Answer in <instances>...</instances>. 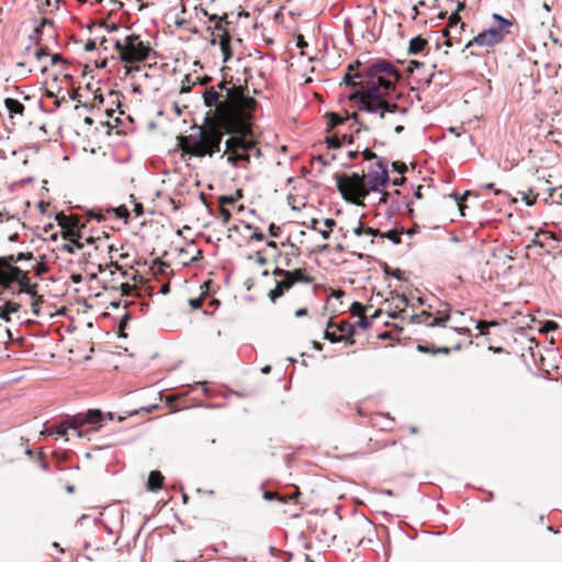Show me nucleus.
Instances as JSON below:
<instances>
[{
    "mask_svg": "<svg viewBox=\"0 0 562 562\" xmlns=\"http://www.w3.org/2000/svg\"><path fill=\"white\" fill-rule=\"evenodd\" d=\"M14 221L16 223H20V220L15 216V215H10L8 211L3 210V211H0V223H2L3 221Z\"/></svg>",
    "mask_w": 562,
    "mask_h": 562,
    "instance_id": "38",
    "label": "nucleus"
},
{
    "mask_svg": "<svg viewBox=\"0 0 562 562\" xmlns=\"http://www.w3.org/2000/svg\"><path fill=\"white\" fill-rule=\"evenodd\" d=\"M366 234H368L370 236H373V237L379 236L381 238V234H383V233L380 232V229L372 228V227H367L366 228Z\"/></svg>",
    "mask_w": 562,
    "mask_h": 562,
    "instance_id": "52",
    "label": "nucleus"
},
{
    "mask_svg": "<svg viewBox=\"0 0 562 562\" xmlns=\"http://www.w3.org/2000/svg\"><path fill=\"white\" fill-rule=\"evenodd\" d=\"M272 274H273L274 277H281V278L283 279V278H288V277H290V271H289V270H284V269H282V268H278V267H277V268L272 271Z\"/></svg>",
    "mask_w": 562,
    "mask_h": 562,
    "instance_id": "47",
    "label": "nucleus"
},
{
    "mask_svg": "<svg viewBox=\"0 0 562 562\" xmlns=\"http://www.w3.org/2000/svg\"><path fill=\"white\" fill-rule=\"evenodd\" d=\"M438 314H439V316H435L431 313H428V312L424 311V312H422L418 315H414L413 319L416 323L424 324V325H426L428 327L443 326L445 323L450 318V315L447 312H445L443 314L438 312Z\"/></svg>",
    "mask_w": 562,
    "mask_h": 562,
    "instance_id": "10",
    "label": "nucleus"
},
{
    "mask_svg": "<svg viewBox=\"0 0 562 562\" xmlns=\"http://www.w3.org/2000/svg\"><path fill=\"white\" fill-rule=\"evenodd\" d=\"M296 45H297V47H300V48H304V47H306V46H307V43L305 42V40H304V36H303V35L299 34V35L296 36Z\"/></svg>",
    "mask_w": 562,
    "mask_h": 562,
    "instance_id": "58",
    "label": "nucleus"
},
{
    "mask_svg": "<svg viewBox=\"0 0 562 562\" xmlns=\"http://www.w3.org/2000/svg\"><path fill=\"white\" fill-rule=\"evenodd\" d=\"M114 48L119 58L126 64L143 63L153 52L149 42H144L138 34H130L123 41L115 40Z\"/></svg>",
    "mask_w": 562,
    "mask_h": 562,
    "instance_id": "7",
    "label": "nucleus"
},
{
    "mask_svg": "<svg viewBox=\"0 0 562 562\" xmlns=\"http://www.w3.org/2000/svg\"><path fill=\"white\" fill-rule=\"evenodd\" d=\"M392 168L394 171L398 172L400 175H404L407 171V167L402 161H394L392 164Z\"/></svg>",
    "mask_w": 562,
    "mask_h": 562,
    "instance_id": "39",
    "label": "nucleus"
},
{
    "mask_svg": "<svg viewBox=\"0 0 562 562\" xmlns=\"http://www.w3.org/2000/svg\"><path fill=\"white\" fill-rule=\"evenodd\" d=\"M105 417L100 409H89L87 413H79L67 420L42 431V436L59 435L65 436L68 429L77 431L78 437H85L89 432L98 431L102 427Z\"/></svg>",
    "mask_w": 562,
    "mask_h": 562,
    "instance_id": "5",
    "label": "nucleus"
},
{
    "mask_svg": "<svg viewBox=\"0 0 562 562\" xmlns=\"http://www.w3.org/2000/svg\"><path fill=\"white\" fill-rule=\"evenodd\" d=\"M491 324L484 321H480L476 327L480 329L481 334H484V329H486Z\"/></svg>",
    "mask_w": 562,
    "mask_h": 562,
    "instance_id": "60",
    "label": "nucleus"
},
{
    "mask_svg": "<svg viewBox=\"0 0 562 562\" xmlns=\"http://www.w3.org/2000/svg\"><path fill=\"white\" fill-rule=\"evenodd\" d=\"M76 249H78V248H77V247H76V245H75V244H72V243H71V244H64V245L61 246V250H63V251H65V252H67V254H70V255L75 254V252H76Z\"/></svg>",
    "mask_w": 562,
    "mask_h": 562,
    "instance_id": "48",
    "label": "nucleus"
},
{
    "mask_svg": "<svg viewBox=\"0 0 562 562\" xmlns=\"http://www.w3.org/2000/svg\"><path fill=\"white\" fill-rule=\"evenodd\" d=\"M493 23L472 40H470L465 47H494L501 44L505 37L510 33L513 21L502 16L498 13L492 14Z\"/></svg>",
    "mask_w": 562,
    "mask_h": 562,
    "instance_id": "6",
    "label": "nucleus"
},
{
    "mask_svg": "<svg viewBox=\"0 0 562 562\" xmlns=\"http://www.w3.org/2000/svg\"><path fill=\"white\" fill-rule=\"evenodd\" d=\"M387 238L394 245H398L402 241V232L397 229H390L386 233L381 234V239Z\"/></svg>",
    "mask_w": 562,
    "mask_h": 562,
    "instance_id": "25",
    "label": "nucleus"
},
{
    "mask_svg": "<svg viewBox=\"0 0 562 562\" xmlns=\"http://www.w3.org/2000/svg\"><path fill=\"white\" fill-rule=\"evenodd\" d=\"M97 48V43L94 40H89L87 41V43L85 44V49L87 52H92Z\"/></svg>",
    "mask_w": 562,
    "mask_h": 562,
    "instance_id": "53",
    "label": "nucleus"
},
{
    "mask_svg": "<svg viewBox=\"0 0 562 562\" xmlns=\"http://www.w3.org/2000/svg\"><path fill=\"white\" fill-rule=\"evenodd\" d=\"M20 307L21 305L16 302L5 301V303L0 307V318L4 322H10V314L16 313Z\"/></svg>",
    "mask_w": 562,
    "mask_h": 562,
    "instance_id": "17",
    "label": "nucleus"
},
{
    "mask_svg": "<svg viewBox=\"0 0 562 562\" xmlns=\"http://www.w3.org/2000/svg\"><path fill=\"white\" fill-rule=\"evenodd\" d=\"M293 285L294 284L291 279L283 278L276 282L274 289L269 291L268 296L272 302H276L284 294L285 291L290 290Z\"/></svg>",
    "mask_w": 562,
    "mask_h": 562,
    "instance_id": "13",
    "label": "nucleus"
},
{
    "mask_svg": "<svg viewBox=\"0 0 562 562\" xmlns=\"http://www.w3.org/2000/svg\"><path fill=\"white\" fill-rule=\"evenodd\" d=\"M426 45V40L422 38L420 36H416L409 41V53L418 54L425 48Z\"/></svg>",
    "mask_w": 562,
    "mask_h": 562,
    "instance_id": "20",
    "label": "nucleus"
},
{
    "mask_svg": "<svg viewBox=\"0 0 562 562\" xmlns=\"http://www.w3.org/2000/svg\"><path fill=\"white\" fill-rule=\"evenodd\" d=\"M200 12L204 15V16H207L209 21L211 22H214V29L215 30H222L224 24H223V21L224 19H226V16H218L217 14H210L205 9L203 8H200Z\"/></svg>",
    "mask_w": 562,
    "mask_h": 562,
    "instance_id": "22",
    "label": "nucleus"
},
{
    "mask_svg": "<svg viewBox=\"0 0 562 562\" xmlns=\"http://www.w3.org/2000/svg\"><path fill=\"white\" fill-rule=\"evenodd\" d=\"M327 131L333 130L341 124H344L346 121H349L352 119L356 124H358L360 127H363L364 130H369L368 126H364L363 123L359 120V115L357 112H353L349 114L347 111H345L344 114L336 113V112H327Z\"/></svg>",
    "mask_w": 562,
    "mask_h": 562,
    "instance_id": "9",
    "label": "nucleus"
},
{
    "mask_svg": "<svg viewBox=\"0 0 562 562\" xmlns=\"http://www.w3.org/2000/svg\"><path fill=\"white\" fill-rule=\"evenodd\" d=\"M34 58L41 64V67L44 65V64H47V61L45 60L48 56H49V50L48 48L45 46V47H37L34 53Z\"/></svg>",
    "mask_w": 562,
    "mask_h": 562,
    "instance_id": "26",
    "label": "nucleus"
},
{
    "mask_svg": "<svg viewBox=\"0 0 562 562\" xmlns=\"http://www.w3.org/2000/svg\"><path fill=\"white\" fill-rule=\"evenodd\" d=\"M281 232H282L281 228L278 225H276L274 223L269 225V235L271 237H276V238L279 237L281 235Z\"/></svg>",
    "mask_w": 562,
    "mask_h": 562,
    "instance_id": "44",
    "label": "nucleus"
},
{
    "mask_svg": "<svg viewBox=\"0 0 562 562\" xmlns=\"http://www.w3.org/2000/svg\"><path fill=\"white\" fill-rule=\"evenodd\" d=\"M45 26L46 22H41L29 36V40L37 46L41 45L42 34Z\"/></svg>",
    "mask_w": 562,
    "mask_h": 562,
    "instance_id": "23",
    "label": "nucleus"
},
{
    "mask_svg": "<svg viewBox=\"0 0 562 562\" xmlns=\"http://www.w3.org/2000/svg\"><path fill=\"white\" fill-rule=\"evenodd\" d=\"M350 310L352 315L360 316L366 312L367 307L359 302H353Z\"/></svg>",
    "mask_w": 562,
    "mask_h": 562,
    "instance_id": "35",
    "label": "nucleus"
},
{
    "mask_svg": "<svg viewBox=\"0 0 562 562\" xmlns=\"http://www.w3.org/2000/svg\"><path fill=\"white\" fill-rule=\"evenodd\" d=\"M228 85L223 80L203 92L204 104L211 109L212 116L207 113L205 124L196 127L195 133L177 137L182 159L212 157L221 150L225 133L247 128V120L252 117L257 101L246 93L247 88Z\"/></svg>",
    "mask_w": 562,
    "mask_h": 562,
    "instance_id": "2",
    "label": "nucleus"
},
{
    "mask_svg": "<svg viewBox=\"0 0 562 562\" xmlns=\"http://www.w3.org/2000/svg\"><path fill=\"white\" fill-rule=\"evenodd\" d=\"M288 278L293 281V284L297 282L311 284L313 282V278L307 276L304 269H294L290 271V277Z\"/></svg>",
    "mask_w": 562,
    "mask_h": 562,
    "instance_id": "18",
    "label": "nucleus"
},
{
    "mask_svg": "<svg viewBox=\"0 0 562 562\" xmlns=\"http://www.w3.org/2000/svg\"><path fill=\"white\" fill-rule=\"evenodd\" d=\"M13 265H11L7 257H0V276H3L4 271L10 269Z\"/></svg>",
    "mask_w": 562,
    "mask_h": 562,
    "instance_id": "42",
    "label": "nucleus"
},
{
    "mask_svg": "<svg viewBox=\"0 0 562 562\" xmlns=\"http://www.w3.org/2000/svg\"><path fill=\"white\" fill-rule=\"evenodd\" d=\"M189 304L190 306L193 308V310H198L202 306L203 304V299L200 296V297H194V299H190L189 300Z\"/></svg>",
    "mask_w": 562,
    "mask_h": 562,
    "instance_id": "45",
    "label": "nucleus"
},
{
    "mask_svg": "<svg viewBox=\"0 0 562 562\" xmlns=\"http://www.w3.org/2000/svg\"><path fill=\"white\" fill-rule=\"evenodd\" d=\"M87 215L89 216V218H94L98 222H102L105 220V216L103 214L94 210L89 211Z\"/></svg>",
    "mask_w": 562,
    "mask_h": 562,
    "instance_id": "46",
    "label": "nucleus"
},
{
    "mask_svg": "<svg viewBox=\"0 0 562 562\" xmlns=\"http://www.w3.org/2000/svg\"><path fill=\"white\" fill-rule=\"evenodd\" d=\"M324 338L329 340L331 344H336L344 340V336H339L336 331H330V328H326L324 333Z\"/></svg>",
    "mask_w": 562,
    "mask_h": 562,
    "instance_id": "29",
    "label": "nucleus"
},
{
    "mask_svg": "<svg viewBox=\"0 0 562 562\" xmlns=\"http://www.w3.org/2000/svg\"><path fill=\"white\" fill-rule=\"evenodd\" d=\"M459 24L461 31H463L467 26L465 23L461 22L460 14H458L457 12H452L449 16L448 26L446 29H449L451 31L453 29H457Z\"/></svg>",
    "mask_w": 562,
    "mask_h": 562,
    "instance_id": "24",
    "label": "nucleus"
},
{
    "mask_svg": "<svg viewBox=\"0 0 562 562\" xmlns=\"http://www.w3.org/2000/svg\"><path fill=\"white\" fill-rule=\"evenodd\" d=\"M25 271L16 266H12L10 269L4 271L3 276H0V284L4 290L10 289L13 282H18Z\"/></svg>",
    "mask_w": 562,
    "mask_h": 562,
    "instance_id": "12",
    "label": "nucleus"
},
{
    "mask_svg": "<svg viewBox=\"0 0 562 562\" xmlns=\"http://www.w3.org/2000/svg\"><path fill=\"white\" fill-rule=\"evenodd\" d=\"M521 194V200L529 206L533 205L537 201V195L532 193V190L528 192H519Z\"/></svg>",
    "mask_w": 562,
    "mask_h": 562,
    "instance_id": "32",
    "label": "nucleus"
},
{
    "mask_svg": "<svg viewBox=\"0 0 562 562\" xmlns=\"http://www.w3.org/2000/svg\"><path fill=\"white\" fill-rule=\"evenodd\" d=\"M59 225L61 226V236L64 239L69 240L70 243L75 244L78 249H81L83 247V244L80 241L81 238V231L78 226L77 222L68 221L66 217H64V221H59Z\"/></svg>",
    "mask_w": 562,
    "mask_h": 562,
    "instance_id": "8",
    "label": "nucleus"
},
{
    "mask_svg": "<svg viewBox=\"0 0 562 562\" xmlns=\"http://www.w3.org/2000/svg\"><path fill=\"white\" fill-rule=\"evenodd\" d=\"M245 228L249 229V231H252V235L250 236L251 239H255V240H258V241H261V240L265 239V235L257 227H255L252 224L246 223L245 224Z\"/></svg>",
    "mask_w": 562,
    "mask_h": 562,
    "instance_id": "30",
    "label": "nucleus"
},
{
    "mask_svg": "<svg viewBox=\"0 0 562 562\" xmlns=\"http://www.w3.org/2000/svg\"><path fill=\"white\" fill-rule=\"evenodd\" d=\"M353 325H356V327L367 329L371 326V322L369 321V318L367 316H361L359 318V321L356 322Z\"/></svg>",
    "mask_w": 562,
    "mask_h": 562,
    "instance_id": "40",
    "label": "nucleus"
},
{
    "mask_svg": "<svg viewBox=\"0 0 562 562\" xmlns=\"http://www.w3.org/2000/svg\"><path fill=\"white\" fill-rule=\"evenodd\" d=\"M263 498L267 499V501H273V499H277L279 501L280 503H286L288 499H294L295 498V495H290V496H281L274 492H271V491H265L263 492Z\"/></svg>",
    "mask_w": 562,
    "mask_h": 562,
    "instance_id": "27",
    "label": "nucleus"
},
{
    "mask_svg": "<svg viewBox=\"0 0 562 562\" xmlns=\"http://www.w3.org/2000/svg\"><path fill=\"white\" fill-rule=\"evenodd\" d=\"M328 328H335L340 333L339 336H344L345 341L353 344L352 337L356 334V325H352L348 322L334 323L331 319H329Z\"/></svg>",
    "mask_w": 562,
    "mask_h": 562,
    "instance_id": "11",
    "label": "nucleus"
},
{
    "mask_svg": "<svg viewBox=\"0 0 562 562\" xmlns=\"http://www.w3.org/2000/svg\"><path fill=\"white\" fill-rule=\"evenodd\" d=\"M133 212L136 216H140L144 213V207L142 203H135Z\"/></svg>",
    "mask_w": 562,
    "mask_h": 562,
    "instance_id": "57",
    "label": "nucleus"
},
{
    "mask_svg": "<svg viewBox=\"0 0 562 562\" xmlns=\"http://www.w3.org/2000/svg\"><path fill=\"white\" fill-rule=\"evenodd\" d=\"M384 272L389 276H392L393 278L397 279V280H404V277H403V271L400 270V269H391L389 268L386 265L384 267Z\"/></svg>",
    "mask_w": 562,
    "mask_h": 562,
    "instance_id": "33",
    "label": "nucleus"
},
{
    "mask_svg": "<svg viewBox=\"0 0 562 562\" xmlns=\"http://www.w3.org/2000/svg\"><path fill=\"white\" fill-rule=\"evenodd\" d=\"M440 352H441V353H446V355H447V353H449V352H450V348H448V347H440V348H435V349L431 351V353H432V355L440 353Z\"/></svg>",
    "mask_w": 562,
    "mask_h": 562,
    "instance_id": "61",
    "label": "nucleus"
},
{
    "mask_svg": "<svg viewBox=\"0 0 562 562\" xmlns=\"http://www.w3.org/2000/svg\"><path fill=\"white\" fill-rule=\"evenodd\" d=\"M549 196L553 200L554 203L562 205V191L559 192L557 189H550Z\"/></svg>",
    "mask_w": 562,
    "mask_h": 562,
    "instance_id": "36",
    "label": "nucleus"
},
{
    "mask_svg": "<svg viewBox=\"0 0 562 562\" xmlns=\"http://www.w3.org/2000/svg\"><path fill=\"white\" fill-rule=\"evenodd\" d=\"M113 211L115 212V215L119 218H124L126 221L130 216V212L125 205H121L116 209H113Z\"/></svg>",
    "mask_w": 562,
    "mask_h": 562,
    "instance_id": "34",
    "label": "nucleus"
},
{
    "mask_svg": "<svg viewBox=\"0 0 562 562\" xmlns=\"http://www.w3.org/2000/svg\"><path fill=\"white\" fill-rule=\"evenodd\" d=\"M348 140L349 144L352 143V136L344 134L342 136H339L338 134L327 136L326 143L329 148H339L342 144V140Z\"/></svg>",
    "mask_w": 562,
    "mask_h": 562,
    "instance_id": "19",
    "label": "nucleus"
},
{
    "mask_svg": "<svg viewBox=\"0 0 562 562\" xmlns=\"http://www.w3.org/2000/svg\"><path fill=\"white\" fill-rule=\"evenodd\" d=\"M360 66V61L349 65L344 77V82L353 89L351 100L370 116L372 128L401 134L408 122V104L396 89L400 71L386 59H378L361 71Z\"/></svg>",
    "mask_w": 562,
    "mask_h": 562,
    "instance_id": "1",
    "label": "nucleus"
},
{
    "mask_svg": "<svg viewBox=\"0 0 562 562\" xmlns=\"http://www.w3.org/2000/svg\"><path fill=\"white\" fill-rule=\"evenodd\" d=\"M366 228L367 227L363 226V223L359 221L357 227L353 229V234L361 236L363 233H366Z\"/></svg>",
    "mask_w": 562,
    "mask_h": 562,
    "instance_id": "50",
    "label": "nucleus"
},
{
    "mask_svg": "<svg viewBox=\"0 0 562 562\" xmlns=\"http://www.w3.org/2000/svg\"><path fill=\"white\" fill-rule=\"evenodd\" d=\"M33 258L32 252H19L15 256V261H22V260H31Z\"/></svg>",
    "mask_w": 562,
    "mask_h": 562,
    "instance_id": "49",
    "label": "nucleus"
},
{
    "mask_svg": "<svg viewBox=\"0 0 562 562\" xmlns=\"http://www.w3.org/2000/svg\"><path fill=\"white\" fill-rule=\"evenodd\" d=\"M220 47H221V50L223 54V61L227 63L229 60V58L232 57L231 44L225 45V46H220Z\"/></svg>",
    "mask_w": 562,
    "mask_h": 562,
    "instance_id": "41",
    "label": "nucleus"
},
{
    "mask_svg": "<svg viewBox=\"0 0 562 562\" xmlns=\"http://www.w3.org/2000/svg\"><path fill=\"white\" fill-rule=\"evenodd\" d=\"M559 328V325L557 322L554 321H547L543 325V331L546 333H549V331H554Z\"/></svg>",
    "mask_w": 562,
    "mask_h": 562,
    "instance_id": "43",
    "label": "nucleus"
},
{
    "mask_svg": "<svg viewBox=\"0 0 562 562\" xmlns=\"http://www.w3.org/2000/svg\"><path fill=\"white\" fill-rule=\"evenodd\" d=\"M218 213H220V215L222 216V218H223V223H224V224H227V223L231 221V218H232V213H231V211H229V210H227L226 207H224V206H220Z\"/></svg>",
    "mask_w": 562,
    "mask_h": 562,
    "instance_id": "37",
    "label": "nucleus"
},
{
    "mask_svg": "<svg viewBox=\"0 0 562 562\" xmlns=\"http://www.w3.org/2000/svg\"><path fill=\"white\" fill-rule=\"evenodd\" d=\"M218 31L222 32L221 34H218L220 46H225V45L231 44V35H229L228 31L226 30V27L223 26V29L218 30Z\"/></svg>",
    "mask_w": 562,
    "mask_h": 562,
    "instance_id": "31",
    "label": "nucleus"
},
{
    "mask_svg": "<svg viewBox=\"0 0 562 562\" xmlns=\"http://www.w3.org/2000/svg\"><path fill=\"white\" fill-rule=\"evenodd\" d=\"M450 30L449 29H445L442 30V34L443 36L446 37V42H445V45L451 47L452 46V42H451V38H450Z\"/></svg>",
    "mask_w": 562,
    "mask_h": 562,
    "instance_id": "55",
    "label": "nucleus"
},
{
    "mask_svg": "<svg viewBox=\"0 0 562 562\" xmlns=\"http://www.w3.org/2000/svg\"><path fill=\"white\" fill-rule=\"evenodd\" d=\"M131 319L130 314H125L120 323V329L123 330V328L126 326V323Z\"/></svg>",
    "mask_w": 562,
    "mask_h": 562,
    "instance_id": "63",
    "label": "nucleus"
},
{
    "mask_svg": "<svg viewBox=\"0 0 562 562\" xmlns=\"http://www.w3.org/2000/svg\"><path fill=\"white\" fill-rule=\"evenodd\" d=\"M164 476L159 471H151L149 473L146 487L148 491L157 492L162 487Z\"/></svg>",
    "mask_w": 562,
    "mask_h": 562,
    "instance_id": "15",
    "label": "nucleus"
},
{
    "mask_svg": "<svg viewBox=\"0 0 562 562\" xmlns=\"http://www.w3.org/2000/svg\"><path fill=\"white\" fill-rule=\"evenodd\" d=\"M362 155L364 160H372L376 158V155L368 148L362 153Z\"/></svg>",
    "mask_w": 562,
    "mask_h": 562,
    "instance_id": "54",
    "label": "nucleus"
},
{
    "mask_svg": "<svg viewBox=\"0 0 562 562\" xmlns=\"http://www.w3.org/2000/svg\"><path fill=\"white\" fill-rule=\"evenodd\" d=\"M121 290L123 295H128L131 293L132 286L128 283H122Z\"/></svg>",
    "mask_w": 562,
    "mask_h": 562,
    "instance_id": "59",
    "label": "nucleus"
},
{
    "mask_svg": "<svg viewBox=\"0 0 562 562\" xmlns=\"http://www.w3.org/2000/svg\"><path fill=\"white\" fill-rule=\"evenodd\" d=\"M131 319L130 314H125L120 323V329L123 330V328L126 326V323Z\"/></svg>",
    "mask_w": 562,
    "mask_h": 562,
    "instance_id": "62",
    "label": "nucleus"
},
{
    "mask_svg": "<svg viewBox=\"0 0 562 562\" xmlns=\"http://www.w3.org/2000/svg\"><path fill=\"white\" fill-rule=\"evenodd\" d=\"M241 196V192L240 190L237 191V196H233V195H221L218 198V204L220 206H226V205H229V204H234L238 198Z\"/></svg>",
    "mask_w": 562,
    "mask_h": 562,
    "instance_id": "28",
    "label": "nucleus"
},
{
    "mask_svg": "<svg viewBox=\"0 0 562 562\" xmlns=\"http://www.w3.org/2000/svg\"><path fill=\"white\" fill-rule=\"evenodd\" d=\"M336 187L342 199L356 205H363V201L370 192H382L389 181L386 165L382 160L371 164L368 173L352 172L336 173L334 176Z\"/></svg>",
    "mask_w": 562,
    "mask_h": 562,
    "instance_id": "3",
    "label": "nucleus"
},
{
    "mask_svg": "<svg viewBox=\"0 0 562 562\" xmlns=\"http://www.w3.org/2000/svg\"><path fill=\"white\" fill-rule=\"evenodd\" d=\"M18 283L20 285L19 293L25 292L30 294L32 297H35L37 295V284L30 283L29 272L25 271L21 279L18 281Z\"/></svg>",
    "mask_w": 562,
    "mask_h": 562,
    "instance_id": "16",
    "label": "nucleus"
},
{
    "mask_svg": "<svg viewBox=\"0 0 562 562\" xmlns=\"http://www.w3.org/2000/svg\"><path fill=\"white\" fill-rule=\"evenodd\" d=\"M48 57H49V59H48L47 64H44L41 67V71L43 74H45L48 70L49 66H54V65H56L58 63H61L64 65L67 64L66 59L60 54H52V55L49 54Z\"/></svg>",
    "mask_w": 562,
    "mask_h": 562,
    "instance_id": "21",
    "label": "nucleus"
},
{
    "mask_svg": "<svg viewBox=\"0 0 562 562\" xmlns=\"http://www.w3.org/2000/svg\"><path fill=\"white\" fill-rule=\"evenodd\" d=\"M37 7L41 10H46L52 5V0H36Z\"/></svg>",
    "mask_w": 562,
    "mask_h": 562,
    "instance_id": "51",
    "label": "nucleus"
},
{
    "mask_svg": "<svg viewBox=\"0 0 562 562\" xmlns=\"http://www.w3.org/2000/svg\"><path fill=\"white\" fill-rule=\"evenodd\" d=\"M435 349V347H429V346H426V345H418L417 346V350L420 351V352H425V353H431V351Z\"/></svg>",
    "mask_w": 562,
    "mask_h": 562,
    "instance_id": "56",
    "label": "nucleus"
},
{
    "mask_svg": "<svg viewBox=\"0 0 562 562\" xmlns=\"http://www.w3.org/2000/svg\"><path fill=\"white\" fill-rule=\"evenodd\" d=\"M4 105L9 112L11 119H14L16 115L22 116L25 110L23 103L13 98H7L4 100Z\"/></svg>",
    "mask_w": 562,
    "mask_h": 562,
    "instance_id": "14",
    "label": "nucleus"
},
{
    "mask_svg": "<svg viewBox=\"0 0 562 562\" xmlns=\"http://www.w3.org/2000/svg\"><path fill=\"white\" fill-rule=\"evenodd\" d=\"M231 137L225 142L226 153H229L227 161L234 167L247 168L250 162V153L254 151L257 157L261 151L257 148V143L252 137L251 119L247 120V128L243 132L225 133Z\"/></svg>",
    "mask_w": 562,
    "mask_h": 562,
    "instance_id": "4",
    "label": "nucleus"
},
{
    "mask_svg": "<svg viewBox=\"0 0 562 562\" xmlns=\"http://www.w3.org/2000/svg\"><path fill=\"white\" fill-rule=\"evenodd\" d=\"M37 207H38L40 212L44 214L48 207V204L44 201H40L37 204Z\"/></svg>",
    "mask_w": 562,
    "mask_h": 562,
    "instance_id": "64",
    "label": "nucleus"
}]
</instances>
